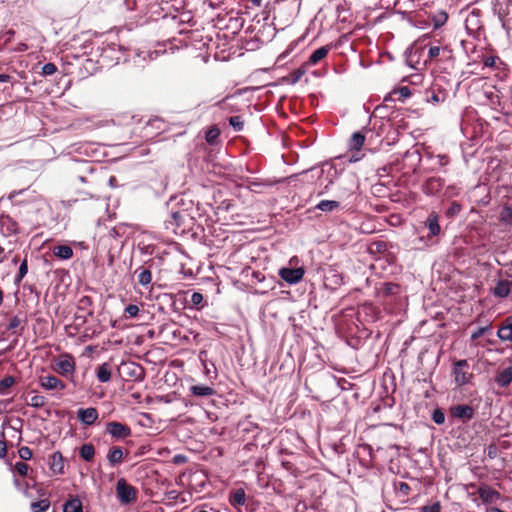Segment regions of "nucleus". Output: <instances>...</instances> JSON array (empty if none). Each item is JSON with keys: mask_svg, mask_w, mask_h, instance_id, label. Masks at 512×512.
Listing matches in <instances>:
<instances>
[{"mask_svg": "<svg viewBox=\"0 0 512 512\" xmlns=\"http://www.w3.org/2000/svg\"><path fill=\"white\" fill-rule=\"evenodd\" d=\"M53 254L61 260H68L73 257V249L68 245H58L53 248Z\"/></svg>", "mask_w": 512, "mask_h": 512, "instance_id": "27", "label": "nucleus"}, {"mask_svg": "<svg viewBox=\"0 0 512 512\" xmlns=\"http://www.w3.org/2000/svg\"><path fill=\"white\" fill-rule=\"evenodd\" d=\"M432 419L436 424L441 425L445 422V414L441 409H435L432 413Z\"/></svg>", "mask_w": 512, "mask_h": 512, "instance_id": "49", "label": "nucleus"}, {"mask_svg": "<svg viewBox=\"0 0 512 512\" xmlns=\"http://www.w3.org/2000/svg\"><path fill=\"white\" fill-rule=\"evenodd\" d=\"M449 412L451 417L459 419L464 423L470 421L475 415L474 409L467 404H458L452 406Z\"/></svg>", "mask_w": 512, "mask_h": 512, "instance_id": "7", "label": "nucleus"}, {"mask_svg": "<svg viewBox=\"0 0 512 512\" xmlns=\"http://www.w3.org/2000/svg\"><path fill=\"white\" fill-rule=\"evenodd\" d=\"M0 437V458H5L7 455V444L4 432H1Z\"/></svg>", "mask_w": 512, "mask_h": 512, "instance_id": "56", "label": "nucleus"}, {"mask_svg": "<svg viewBox=\"0 0 512 512\" xmlns=\"http://www.w3.org/2000/svg\"><path fill=\"white\" fill-rule=\"evenodd\" d=\"M478 495L485 504H492L501 499V494L487 484L479 486Z\"/></svg>", "mask_w": 512, "mask_h": 512, "instance_id": "10", "label": "nucleus"}, {"mask_svg": "<svg viewBox=\"0 0 512 512\" xmlns=\"http://www.w3.org/2000/svg\"><path fill=\"white\" fill-rule=\"evenodd\" d=\"M49 507L50 501L48 499H41L30 504V509L32 512H46Z\"/></svg>", "mask_w": 512, "mask_h": 512, "instance_id": "33", "label": "nucleus"}, {"mask_svg": "<svg viewBox=\"0 0 512 512\" xmlns=\"http://www.w3.org/2000/svg\"><path fill=\"white\" fill-rule=\"evenodd\" d=\"M92 304V300L90 297L88 296H83L80 300H79V308L80 309H87L89 306H91Z\"/></svg>", "mask_w": 512, "mask_h": 512, "instance_id": "58", "label": "nucleus"}, {"mask_svg": "<svg viewBox=\"0 0 512 512\" xmlns=\"http://www.w3.org/2000/svg\"><path fill=\"white\" fill-rule=\"evenodd\" d=\"M190 303L196 309H201L204 306V297L200 292H193L190 298Z\"/></svg>", "mask_w": 512, "mask_h": 512, "instance_id": "40", "label": "nucleus"}, {"mask_svg": "<svg viewBox=\"0 0 512 512\" xmlns=\"http://www.w3.org/2000/svg\"><path fill=\"white\" fill-rule=\"evenodd\" d=\"M398 490L404 495H408L410 492V486L406 482H400L398 484Z\"/></svg>", "mask_w": 512, "mask_h": 512, "instance_id": "62", "label": "nucleus"}, {"mask_svg": "<svg viewBox=\"0 0 512 512\" xmlns=\"http://www.w3.org/2000/svg\"><path fill=\"white\" fill-rule=\"evenodd\" d=\"M15 383V379L12 376H6L0 381V394H4L5 390L11 387Z\"/></svg>", "mask_w": 512, "mask_h": 512, "instance_id": "46", "label": "nucleus"}, {"mask_svg": "<svg viewBox=\"0 0 512 512\" xmlns=\"http://www.w3.org/2000/svg\"><path fill=\"white\" fill-rule=\"evenodd\" d=\"M187 462V457L183 454H176L174 457H173V463L174 464H184Z\"/></svg>", "mask_w": 512, "mask_h": 512, "instance_id": "61", "label": "nucleus"}, {"mask_svg": "<svg viewBox=\"0 0 512 512\" xmlns=\"http://www.w3.org/2000/svg\"><path fill=\"white\" fill-rule=\"evenodd\" d=\"M56 71H57L56 65L54 63L49 62V63H46L43 65L41 74L43 76H51Z\"/></svg>", "mask_w": 512, "mask_h": 512, "instance_id": "48", "label": "nucleus"}, {"mask_svg": "<svg viewBox=\"0 0 512 512\" xmlns=\"http://www.w3.org/2000/svg\"><path fill=\"white\" fill-rule=\"evenodd\" d=\"M125 313L131 318L137 317L139 314V307L137 305L130 304L126 306Z\"/></svg>", "mask_w": 512, "mask_h": 512, "instance_id": "55", "label": "nucleus"}, {"mask_svg": "<svg viewBox=\"0 0 512 512\" xmlns=\"http://www.w3.org/2000/svg\"><path fill=\"white\" fill-rule=\"evenodd\" d=\"M491 330H492V322L487 319L486 325H483V326L479 327L477 330H475L474 332H472L471 340L475 341L478 338H480L481 336H483L484 334L491 332Z\"/></svg>", "mask_w": 512, "mask_h": 512, "instance_id": "34", "label": "nucleus"}, {"mask_svg": "<svg viewBox=\"0 0 512 512\" xmlns=\"http://www.w3.org/2000/svg\"><path fill=\"white\" fill-rule=\"evenodd\" d=\"M97 379L102 382L106 383L109 382L111 379V368L108 363L101 364L96 372Z\"/></svg>", "mask_w": 512, "mask_h": 512, "instance_id": "28", "label": "nucleus"}, {"mask_svg": "<svg viewBox=\"0 0 512 512\" xmlns=\"http://www.w3.org/2000/svg\"><path fill=\"white\" fill-rule=\"evenodd\" d=\"M392 93L397 96V100L399 101H404L411 96V90L408 86H401L394 89Z\"/></svg>", "mask_w": 512, "mask_h": 512, "instance_id": "38", "label": "nucleus"}, {"mask_svg": "<svg viewBox=\"0 0 512 512\" xmlns=\"http://www.w3.org/2000/svg\"><path fill=\"white\" fill-rule=\"evenodd\" d=\"M331 47L329 45L322 46L316 49L309 57L307 64L310 66L316 65L322 59H324L329 53Z\"/></svg>", "mask_w": 512, "mask_h": 512, "instance_id": "23", "label": "nucleus"}, {"mask_svg": "<svg viewBox=\"0 0 512 512\" xmlns=\"http://www.w3.org/2000/svg\"><path fill=\"white\" fill-rule=\"evenodd\" d=\"M13 483L15 487L19 491H21L25 496H29L30 484L28 481L19 480L17 477H14Z\"/></svg>", "mask_w": 512, "mask_h": 512, "instance_id": "41", "label": "nucleus"}, {"mask_svg": "<svg viewBox=\"0 0 512 512\" xmlns=\"http://www.w3.org/2000/svg\"><path fill=\"white\" fill-rule=\"evenodd\" d=\"M444 186V180L440 177H430L428 178L423 186L422 191L424 194L428 196L437 195Z\"/></svg>", "mask_w": 512, "mask_h": 512, "instance_id": "11", "label": "nucleus"}, {"mask_svg": "<svg viewBox=\"0 0 512 512\" xmlns=\"http://www.w3.org/2000/svg\"><path fill=\"white\" fill-rule=\"evenodd\" d=\"M445 99L444 94L432 92L430 96H427V102H431L433 104H438L440 102H443Z\"/></svg>", "mask_w": 512, "mask_h": 512, "instance_id": "51", "label": "nucleus"}, {"mask_svg": "<svg viewBox=\"0 0 512 512\" xmlns=\"http://www.w3.org/2000/svg\"><path fill=\"white\" fill-rule=\"evenodd\" d=\"M229 124L232 126V128L239 132L243 130L244 122L241 118V116H232L229 118Z\"/></svg>", "mask_w": 512, "mask_h": 512, "instance_id": "45", "label": "nucleus"}, {"mask_svg": "<svg viewBox=\"0 0 512 512\" xmlns=\"http://www.w3.org/2000/svg\"><path fill=\"white\" fill-rule=\"evenodd\" d=\"M324 286L335 291L343 284V275L335 265L323 269Z\"/></svg>", "mask_w": 512, "mask_h": 512, "instance_id": "4", "label": "nucleus"}, {"mask_svg": "<svg viewBox=\"0 0 512 512\" xmlns=\"http://www.w3.org/2000/svg\"><path fill=\"white\" fill-rule=\"evenodd\" d=\"M14 472L22 477L28 476L29 466L22 461L16 462L14 465Z\"/></svg>", "mask_w": 512, "mask_h": 512, "instance_id": "44", "label": "nucleus"}, {"mask_svg": "<svg viewBox=\"0 0 512 512\" xmlns=\"http://www.w3.org/2000/svg\"><path fill=\"white\" fill-rule=\"evenodd\" d=\"M124 450L120 446H113L107 454V460L110 466L115 467L123 462Z\"/></svg>", "mask_w": 512, "mask_h": 512, "instance_id": "19", "label": "nucleus"}, {"mask_svg": "<svg viewBox=\"0 0 512 512\" xmlns=\"http://www.w3.org/2000/svg\"><path fill=\"white\" fill-rule=\"evenodd\" d=\"M63 512H83L82 501L77 496H71L64 503Z\"/></svg>", "mask_w": 512, "mask_h": 512, "instance_id": "25", "label": "nucleus"}, {"mask_svg": "<svg viewBox=\"0 0 512 512\" xmlns=\"http://www.w3.org/2000/svg\"><path fill=\"white\" fill-rule=\"evenodd\" d=\"M279 277L290 285L299 283L305 274V270L302 267L288 268L283 267L279 269Z\"/></svg>", "mask_w": 512, "mask_h": 512, "instance_id": "5", "label": "nucleus"}, {"mask_svg": "<svg viewBox=\"0 0 512 512\" xmlns=\"http://www.w3.org/2000/svg\"><path fill=\"white\" fill-rule=\"evenodd\" d=\"M425 227L429 230V237H437L441 233L439 224V216L436 212H431L424 222Z\"/></svg>", "mask_w": 512, "mask_h": 512, "instance_id": "15", "label": "nucleus"}, {"mask_svg": "<svg viewBox=\"0 0 512 512\" xmlns=\"http://www.w3.org/2000/svg\"><path fill=\"white\" fill-rule=\"evenodd\" d=\"M400 293V286L396 283L388 282L384 283L382 288V294L384 296H391Z\"/></svg>", "mask_w": 512, "mask_h": 512, "instance_id": "36", "label": "nucleus"}, {"mask_svg": "<svg viewBox=\"0 0 512 512\" xmlns=\"http://www.w3.org/2000/svg\"><path fill=\"white\" fill-rule=\"evenodd\" d=\"M2 225L6 226L7 231L9 234H16L18 233V224L12 220L10 217H6L2 220Z\"/></svg>", "mask_w": 512, "mask_h": 512, "instance_id": "43", "label": "nucleus"}, {"mask_svg": "<svg viewBox=\"0 0 512 512\" xmlns=\"http://www.w3.org/2000/svg\"><path fill=\"white\" fill-rule=\"evenodd\" d=\"M18 453H19L20 458L23 460H30L33 455L32 450L27 446L21 447L18 450Z\"/></svg>", "mask_w": 512, "mask_h": 512, "instance_id": "53", "label": "nucleus"}, {"mask_svg": "<svg viewBox=\"0 0 512 512\" xmlns=\"http://www.w3.org/2000/svg\"><path fill=\"white\" fill-rule=\"evenodd\" d=\"M494 382L501 388H507L512 383V366L499 371L494 377Z\"/></svg>", "mask_w": 512, "mask_h": 512, "instance_id": "16", "label": "nucleus"}, {"mask_svg": "<svg viewBox=\"0 0 512 512\" xmlns=\"http://www.w3.org/2000/svg\"><path fill=\"white\" fill-rule=\"evenodd\" d=\"M229 503L233 507L243 506L246 503V493L243 488H238L230 492Z\"/></svg>", "mask_w": 512, "mask_h": 512, "instance_id": "21", "label": "nucleus"}, {"mask_svg": "<svg viewBox=\"0 0 512 512\" xmlns=\"http://www.w3.org/2000/svg\"><path fill=\"white\" fill-rule=\"evenodd\" d=\"M50 469L54 474L64 473V462L61 452L57 451L51 455Z\"/></svg>", "mask_w": 512, "mask_h": 512, "instance_id": "22", "label": "nucleus"}, {"mask_svg": "<svg viewBox=\"0 0 512 512\" xmlns=\"http://www.w3.org/2000/svg\"><path fill=\"white\" fill-rule=\"evenodd\" d=\"M116 497L121 505H129L137 499V489L125 478H119L115 487Z\"/></svg>", "mask_w": 512, "mask_h": 512, "instance_id": "1", "label": "nucleus"}, {"mask_svg": "<svg viewBox=\"0 0 512 512\" xmlns=\"http://www.w3.org/2000/svg\"><path fill=\"white\" fill-rule=\"evenodd\" d=\"M365 131H368L366 128H364L362 131H357V132H354L349 140V149L350 150H355V151H360V149L362 148L364 142H365V138H366V135H365Z\"/></svg>", "mask_w": 512, "mask_h": 512, "instance_id": "20", "label": "nucleus"}, {"mask_svg": "<svg viewBox=\"0 0 512 512\" xmlns=\"http://www.w3.org/2000/svg\"><path fill=\"white\" fill-rule=\"evenodd\" d=\"M20 324H21V319L18 316H13L9 321L7 329L10 331H14L16 328H18L20 326Z\"/></svg>", "mask_w": 512, "mask_h": 512, "instance_id": "57", "label": "nucleus"}, {"mask_svg": "<svg viewBox=\"0 0 512 512\" xmlns=\"http://www.w3.org/2000/svg\"><path fill=\"white\" fill-rule=\"evenodd\" d=\"M490 293L496 298H507L511 293V284L508 280L499 279L495 287L490 289Z\"/></svg>", "mask_w": 512, "mask_h": 512, "instance_id": "14", "label": "nucleus"}, {"mask_svg": "<svg viewBox=\"0 0 512 512\" xmlns=\"http://www.w3.org/2000/svg\"><path fill=\"white\" fill-rule=\"evenodd\" d=\"M186 216V214L179 211L172 212L170 218L165 221L166 229L171 230L175 234H178V230L183 225L184 217Z\"/></svg>", "mask_w": 512, "mask_h": 512, "instance_id": "13", "label": "nucleus"}, {"mask_svg": "<svg viewBox=\"0 0 512 512\" xmlns=\"http://www.w3.org/2000/svg\"><path fill=\"white\" fill-rule=\"evenodd\" d=\"M483 63H484V66H485V67H490V68H492V67H494V66H495L496 58H495V57H493V56L486 57V58L484 59V62H483Z\"/></svg>", "mask_w": 512, "mask_h": 512, "instance_id": "64", "label": "nucleus"}, {"mask_svg": "<svg viewBox=\"0 0 512 512\" xmlns=\"http://www.w3.org/2000/svg\"><path fill=\"white\" fill-rule=\"evenodd\" d=\"M106 432L115 439H125L131 435V429L127 425L116 421L106 424Z\"/></svg>", "mask_w": 512, "mask_h": 512, "instance_id": "8", "label": "nucleus"}, {"mask_svg": "<svg viewBox=\"0 0 512 512\" xmlns=\"http://www.w3.org/2000/svg\"><path fill=\"white\" fill-rule=\"evenodd\" d=\"M461 210H462L461 204H459L456 201H453L450 204V206L448 207V209L446 210L445 214L447 217L453 218V217L457 216L461 212Z\"/></svg>", "mask_w": 512, "mask_h": 512, "instance_id": "42", "label": "nucleus"}, {"mask_svg": "<svg viewBox=\"0 0 512 512\" xmlns=\"http://www.w3.org/2000/svg\"><path fill=\"white\" fill-rule=\"evenodd\" d=\"M46 404V398L42 395H34L31 397L30 405L35 408L43 407Z\"/></svg>", "mask_w": 512, "mask_h": 512, "instance_id": "47", "label": "nucleus"}, {"mask_svg": "<svg viewBox=\"0 0 512 512\" xmlns=\"http://www.w3.org/2000/svg\"><path fill=\"white\" fill-rule=\"evenodd\" d=\"M304 73L305 70L303 69H295L294 71H292L290 74L291 84H296L297 82H299Z\"/></svg>", "mask_w": 512, "mask_h": 512, "instance_id": "54", "label": "nucleus"}, {"mask_svg": "<svg viewBox=\"0 0 512 512\" xmlns=\"http://www.w3.org/2000/svg\"><path fill=\"white\" fill-rule=\"evenodd\" d=\"M459 193H460V188L457 185H449L446 187L444 195L447 198H452V197L459 195Z\"/></svg>", "mask_w": 512, "mask_h": 512, "instance_id": "50", "label": "nucleus"}, {"mask_svg": "<svg viewBox=\"0 0 512 512\" xmlns=\"http://www.w3.org/2000/svg\"><path fill=\"white\" fill-rule=\"evenodd\" d=\"M79 454L83 460L90 462L95 456V448L91 443L83 444L80 447Z\"/></svg>", "mask_w": 512, "mask_h": 512, "instance_id": "29", "label": "nucleus"}, {"mask_svg": "<svg viewBox=\"0 0 512 512\" xmlns=\"http://www.w3.org/2000/svg\"><path fill=\"white\" fill-rule=\"evenodd\" d=\"M500 221L504 224L511 225L512 224V208L509 206L503 207L500 212Z\"/></svg>", "mask_w": 512, "mask_h": 512, "instance_id": "39", "label": "nucleus"}, {"mask_svg": "<svg viewBox=\"0 0 512 512\" xmlns=\"http://www.w3.org/2000/svg\"><path fill=\"white\" fill-rule=\"evenodd\" d=\"M206 505H203V506H196L192 512H219L218 510L214 509V508H209V509H206Z\"/></svg>", "mask_w": 512, "mask_h": 512, "instance_id": "63", "label": "nucleus"}, {"mask_svg": "<svg viewBox=\"0 0 512 512\" xmlns=\"http://www.w3.org/2000/svg\"><path fill=\"white\" fill-rule=\"evenodd\" d=\"M27 273H28V261H27V256H25V258L23 260H21L19 268H18V272L14 277V284L19 285L21 283V281L23 280V278L27 275Z\"/></svg>", "mask_w": 512, "mask_h": 512, "instance_id": "30", "label": "nucleus"}, {"mask_svg": "<svg viewBox=\"0 0 512 512\" xmlns=\"http://www.w3.org/2000/svg\"><path fill=\"white\" fill-rule=\"evenodd\" d=\"M450 53L451 50L447 48V46H430L428 50V58L430 61L437 59L441 53Z\"/></svg>", "mask_w": 512, "mask_h": 512, "instance_id": "35", "label": "nucleus"}, {"mask_svg": "<svg viewBox=\"0 0 512 512\" xmlns=\"http://www.w3.org/2000/svg\"><path fill=\"white\" fill-rule=\"evenodd\" d=\"M99 417L98 410L94 407L80 408L77 410V418L84 426L93 425Z\"/></svg>", "mask_w": 512, "mask_h": 512, "instance_id": "9", "label": "nucleus"}, {"mask_svg": "<svg viewBox=\"0 0 512 512\" xmlns=\"http://www.w3.org/2000/svg\"><path fill=\"white\" fill-rule=\"evenodd\" d=\"M165 130V123L160 118L150 119L145 126L142 127V138L149 140L154 138L160 132Z\"/></svg>", "mask_w": 512, "mask_h": 512, "instance_id": "6", "label": "nucleus"}, {"mask_svg": "<svg viewBox=\"0 0 512 512\" xmlns=\"http://www.w3.org/2000/svg\"><path fill=\"white\" fill-rule=\"evenodd\" d=\"M274 184V182L272 181H265V182H258V181H253L250 183V188L252 190H255V187H259V186H272Z\"/></svg>", "mask_w": 512, "mask_h": 512, "instance_id": "60", "label": "nucleus"}, {"mask_svg": "<svg viewBox=\"0 0 512 512\" xmlns=\"http://www.w3.org/2000/svg\"><path fill=\"white\" fill-rule=\"evenodd\" d=\"M497 336L502 341H512V316H508L497 331Z\"/></svg>", "mask_w": 512, "mask_h": 512, "instance_id": "17", "label": "nucleus"}, {"mask_svg": "<svg viewBox=\"0 0 512 512\" xmlns=\"http://www.w3.org/2000/svg\"><path fill=\"white\" fill-rule=\"evenodd\" d=\"M208 353L205 350H201L198 354L199 361L201 362L204 369H207Z\"/></svg>", "mask_w": 512, "mask_h": 512, "instance_id": "59", "label": "nucleus"}, {"mask_svg": "<svg viewBox=\"0 0 512 512\" xmlns=\"http://www.w3.org/2000/svg\"><path fill=\"white\" fill-rule=\"evenodd\" d=\"M419 512H441V505L439 502H435L432 505L421 507Z\"/></svg>", "mask_w": 512, "mask_h": 512, "instance_id": "52", "label": "nucleus"}, {"mask_svg": "<svg viewBox=\"0 0 512 512\" xmlns=\"http://www.w3.org/2000/svg\"><path fill=\"white\" fill-rule=\"evenodd\" d=\"M448 20V14L441 10L435 13L432 17V23L435 29L442 27Z\"/></svg>", "mask_w": 512, "mask_h": 512, "instance_id": "32", "label": "nucleus"}, {"mask_svg": "<svg viewBox=\"0 0 512 512\" xmlns=\"http://www.w3.org/2000/svg\"><path fill=\"white\" fill-rule=\"evenodd\" d=\"M123 367L127 370V375L134 378L135 380H142L144 377L143 368L134 362L123 364Z\"/></svg>", "mask_w": 512, "mask_h": 512, "instance_id": "24", "label": "nucleus"}, {"mask_svg": "<svg viewBox=\"0 0 512 512\" xmlns=\"http://www.w3.org/2000/svg\"><path fill=\"white\" fill-rule=\"evenodd\" d=\"M452 374L456 386L462 387L471 383L474 375L466 359L457 360L453 364Z\"/></svg>", "mask_w": 512, "mask_h": 512, "instance_id": "2", "label": "nucleus"}, {"mask_svg": "<svg viewBox=\"0 0 512 512\" xmlns=\"http://www.w3.org/2000/svg\"><path fill=\"white\" fill-rule=\"evenodd\" d=\"M190 392L197 397L213 396L216 392L208 385H193L190 387Z\"/></svg>", "mask_w": 512, "mask_h": 512, "instance_id": "26", "label": "nucleus"}, {"mask_svg": "<svg viewBox=\"0 0 512 512\" xmlns=\"http://www.w3.org/2000/svg\"><path fill=\"white\" fill-rule=\"evenodd\" d=\"M340 206V203L338 201L334 200H321L317 205L316 208L324 211V212H330L335 209H337Z\"/></svg>", "mask_w": 512, "mask_h": 512, "instance_id": "31", "label": "nucleus"}, {"mask_svg": "<svg viewBox=\"0 0 512 512\" xmlns=\"http://www.w3.org/2000/svg\"><path fill=\"white\" fill-rule=\"evenodd\" d=\"M40 385L46 390H64L66 388L65 383L53 375L40 377Z\"/></svg>", "mask_w": 512, "mask_h": 512, "instance_id": "12", "label": "nucleus"}, {"mask_svg": "<svg viewBox=\"0 0 512 512\" xmlns=\"http://www.w3.org/2000/svg\"><path fill=\"white\" fill-rule=\"evenodd\" d=\"M220 136V130L217 127L210 128L205 134V140L208 144L213 145Z\"/></svg>", "mask_w": 512, "mask_h": 512, "instance_id": "37", "label": "nucleus"}, {"mask_svg": "<svg viewBox=\"0 0 512 512\" xmlns=\"http://www.w3.org/2000/svg\"><path fill=\"white\" fill-rule=\"evenodd\" d=\"M55 371L75 383L73 375L76 371L75 359L71 354H62L55 362Z\"/></svg>", "mask_w": 512, "mask_h": 512, "instance_id": "3", "label": "nucleus"}, {"mask_svg": "<svg viewBox=\"0 0 512 512\" xmlns=\"http://www.w3.org/2000/svg\"><path fill=\"white\" fill-rule=\"evenodd\" d=\"M151 266H140L135 270V274L137 275L138 283L141 286L147 287L152 282V273Z\"/></svg>", "mask_w": 512, "mask_h": 512, "instance_id": "18", "label": "nucleus"}]
</instances>
